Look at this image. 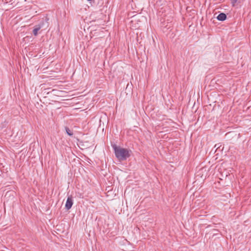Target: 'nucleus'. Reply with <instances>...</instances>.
<instances>
[{"label":"nucleus","instance_id":"obj_1","mask_svg":"<svg viewBox=\"0 0 251 251\" xmlns=\"http://www.w3.org/2000/svg\"><path fill=\"white\" fill-rule=\"evenodd\" d=\"M116 157L121 161L126 160L131 155L130 150L118 147L116 145L112 146Z\"/></svg>","mask_w":251,"mask_h":251},{"label":"nucleus","instance_id":"obj_2","mask_svg":"<svg viewBox=\"0 0 251 251\" xmlns=\"http://www.w3.org/2000/svg\"><path fill=\"white\" fill-rule=\"evenodd\" d=\"M48 19H46L45 22L46 23V27L48 26V23L47 21ZM45 23V22L43 21L42 23H40L38 25H35L34 26V28L33 30V34L34 36H37L38 35V31L42 27L44 26Z\"/></svg>","mask_w":251,"mask_h":251},{"label":"nucleus","instance_id":"obj_3","mask_svg":"<svg viewBox=\"0 0 251 251\" xmlns=\"http://www.w3.org/2000/svg\"><path fill=\"white\" fill-rule=\"evenodd\" d=\"M73 204V200L71 197H69L67 200L65 207L67 209H70Z\"/></svg>","mask_w":251,"mask_h":251},{"label":"nucleus","instance_id":"obj_4","mask_svg":"<svg viewBox=\"0 0 251 251\" xmlns=\"http://www.w3.org/2000/svg\"><path fill=\"white\" fill-rule=\"evenodd\" d=\"M226 14L224 13H221L218 15V16L217 17V19L219 21H224L226 19Z\"/></svg>","mask_w":251,"mask_h":251},{"label":"nucleus","instance_id":"obj_5","mask_svg":"<svg viewBox=\"0 0 251 251\" xmlns=\"http://www.w3.org/2000/svg\"><path fill=\"white\" fill-rule=\"evenodd\" d=\"M65 129H66V131L67 133L69 136H72L73 135V131L71 130H70L69 127H66Z\"/></svg>","mask_w":251,"mask_h":251},{"label":"nucleus","instance_id":"obj_6","mask_svg":"<svg viewBox=\"0 0 251 251\" xmlns=\"http://www.w3.org/2000/svg\"><path fill=\"white\" fill-rule=\"evenodd\" d=\"M226 135L228 137H233V136H237V134L234 132H228L227 133Z\"/></svg>","mask_w":251,"mask_h":251},{"label":"nucleus","instance_id":"obj_7","mask_svg":"<svg viewBox=\"0 0 251 251\" xmlns=\"http://www.w3.org/2000/svg\"><path fill=\"white\" fill-rule=\"evenodd\" d=\"M237 0H230L232 6H234L235 5V4L237 2Z\"/></svg>","mask_w":251,"mask_h":251},{"label":"nucleus","instance_id":"obj_8","mask_svg":"<svg viewBox=\"0 0 251 251\" xmlns=\"http://www.w3.org/2000/svg\"><path fill=\"white\" fill-rule=\"evenodd\" d=\"M215 147H217V149L219 148L220 147V146H219V144H218L215 145Z\"/></svg>","mask_w":251,"mask_h":251}]
</instances>
